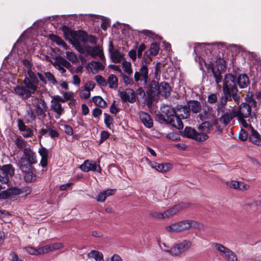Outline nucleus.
<instances>
[{
  "label": "nucleus",
  "mask_w": 261,
  "mask_h": 261,
  "mask_svg": "<svg viewBox=\"0 0 261 261\" xmlns=\"http://www.w3.org/2000/svg\"><path fill=\"white\" fill-rule=\"evenodd\" d=\"M161 111L162 114L159 116V120L178 129L184 127L181 119H187L190 116V110L187 106L178 105L175 107L164 106Z\"/></svg>",
  "instance_id": "f257e3e1"
},
{
  "label": "nucleus",
  "mask_w": 261,
  "mask_h": 261,
  "mask_svg": "<svg viewBox=\"0 0 261 261\" xmlns=\"http://www.w3.org/2000/svg\"><path fill=\"white\" fill-rule=\"evenodd\" d=\"M236 76L231 74H226L222 87L223 95L219 98V105L217 106V110L224 112L227 103L234 100L238 101L240 95L236 85Z\"/></svg>",
  "instance_id": "f03ea898"
},
{
  "label": "nucleus",
  "mask_w": 261,
  "mask_h": 261,
  "mask_svg": "<svg viewBox=\"0 0 261 261\" xmlns=\"http://www.w3.org/2000/svg\"><path fill=\"white\" fill-rule=\"evenodd\" d=\"M37 86L34 85L26 76L23 80L22 86H16L14 88L15 94L23 99H28L37 90Z\"/></svg>",
  "instance_id": "7ed1b4c3"
},
{
  "label": "nucleus",
  "mask_w": 261,
  "mask_h": 261,
  "mask_svg": "<svg viewBox=\"0 0 261 261\" xmlns=\"http://www.w3.org/2000/svg\"><path fill=\"white\" fill-rule=\"evenodd\" d=\"M196 222L190 220H183L166 226L165 230L170 233L182 232L188 230L191 227L195 226Z\"/></svg>",
  "instance_id": "20e7f679"
},
{
  "label": "nucleus",
  "mask_w": 261,
  "mask_h": 261,
  "mask_svg": "<svg viewBox=\"0 0 261 261\" xmlns=\"http://www.w3.org/2000/svg\"><path fill=\"white\" fill-rule=\"evenodd\" d=\"M23 153V156L18 160L17 166H33L37 163L36 153L30 147L24 148Z\"/></svg>",
  "instance_id": "39448f33"
},
{
  "label": "nucleus",
  "mask_w": 261,
  "mask_h": 261,
  "mask_svg": "<svg viewBox=\"0 0 261 261\" xmlns=\"http://www.w3.org/2000/svg\"><path fill=\"white\" fill-rule=\"evenodd\" d=\"M192 243L189 240H185L181 242L174 245L171 249L163 250L172 256H179L181 253L187 251L192 246Z\"/></svg>",
  "instance_id": "423d86ee"
},
{
  "label": "nucleus",
  "mask_w": 261,
  "mask_h": 261,
  "mask_svg": "<svg viewBox=\"0 0 261 261\" xmlns=\"http://www.w3.org/2000/svg\"><path fill=\"white\" fill-rule=\"evenodd\" d=\"M15 169L12 164L4 165L0 167V182L7 184L14 176Z\"/></svg>",
  "instance_id": "0eeeda50"
},
{
  "label": "nucleus",
  "mask_w": 261,
  "mask_h": 261,
  "mask_svg": "<svg viewBox=\"0 0 261 261\" xmlns=\"http://www.w3.org/2000/svg\"><path fill=\"white\" fill-rule=\"evenodd\" d=\"M23 174V179L27 183H33L36 181L37 176L36 169L33 166H18Z\"/></svg>",
  "instance_id": "6e6552de"
},
{
  "label": "nucleus",
  "mask_w": 261,
  "mask_h": 261,
  "mask_svg": "<svg viewBox=\"0 0 261 261\" xmlns=\"http://www.w3.org/2000/svg\"><path fill=\"white\" fill-rule=\"evenodd\" d=\"M238 111L240 118L241 119V124L245 127H249V124L247 121H249V118L251 117V108L245 103H242L239 107Z\"/></svg>",
  "instance_id": "1a4fd4ad"
},
{
  "label": "nucleus",
  "mask_w": 261,
  "mask_h": 261,
  "mask_svg": "<svg viewBox=\"0 0 261 261\" xmlns=\"http://www.w3.org/2000/svg\"><path fill=\"white\" fill-rule=\"evenodd\" d=\"M212 247L217 250L220 255L225 257L227 261L238 260V257L236 253L223 245L219 243H214L212 244Z\"/></svg>",
  "instance_id": "9d476101"
},
{
  "label": "nucleus",
  "mask_w": 261,
  "mask_h": 261,
  "mask_svg": "<svg viewBox=\"0 0 261 261\" xmlns=\"http://www.w3.org/2000/svg\"><path fill=\"white\" fill-rule=\"evenodd\" d=\"M134 79L136 82L143 86L147 85L149 81L148 68L146 65H142L135 72Z\"/></svg>",
  "instance_id": "9b49d317"
},
{
  "label": "nucleus",
  "mask_w": 261,
  "mask_h": 261,
  "mask_svg": "<svg viewBox=\"0 0 261 261\" xmlns=\"http://www.w3.org/2000/svg\"><path fill=\"white\" fill-rule=\"evenodd\" d=\"M183 135L187 138L198 142H203L208 138V136L205 133H198L194 128L189 126L185 127L183 132Z\"/></svg>",
  "instance_id": "f8f14e48"
},
{
  "label": "nucleus",
  "mask_w": 261,
  "mask_h": 261,
  "mask_svg": "<svg viewBox=\"0 0 261 261\" xmlns=\"http://www.w3.org/2000/svg\"><path fill=\"white\" fill-rule=\"evenodd\" d=\"M158 83L152 80L148 85L146 94L148 95V106L151 105L154 98L159 95Z\"/></svg>",
  "instance_id": "ddd939ff"
},
{
  "label": "nucleus",
  "mask_w": 261,
  "mask_h": 261,
  "mask_svg": "<svg viewBox=\"0 0 261 261\" xmlns=\"http://www.w3.org/2000/svg\"><path fill=\"white\" fill-rule=\"evenodd\" d=\"M46 102L43 99H37V102L35 106V112L36 115L38 117L44 118L46 116V112L47 110Z\"/></svg>",
  "instance_id": "4468645a"
},
{
  "label": "nucleus",
  "mask_w": 261,
  "mask_h": 261,
  "mask_svg": "<svg viewBox=\"0 0 261 261\" xmlns=\"http://www.w3.org/2000/svg\"><path fill=\"white\" fill-rule=\"evenodd\" d=\"M109 53L112 61L114 63H120L124 59V55L118 49H114L112 41H110L109 45Z\"/></svg>",
  "instance_id": "2eb2a0df"
},
{
  "label": "nucleus",
  "mask_w": 261,
  "mask_h": 261,
  "mask_svg": "<svg viewBox=\"0 0 261 261\" xmlns=\"http://www.w3.org/2000/svg\"><path fill=\"white\" fill-rule=\"evenodd\" d=\"M80 168L84 172H87L89 171H96L100 173L101 167L99 164H97L95 161L86 160L83 164L80 166Z\"/></svg>",
  "instance_id": "dca6fc26"
},
{
  "label": "nucleus",
  "mask_w": 261,
  "mask_h": 261,
  "mask_svg": "<svg viewBox=\"0 0 261 261\" xmlns=\"http://www.w3.org/2000/svg\"><path fill=\"white\" fill-rule=\"evenodd\" d=\"M73 37L81 36V41L84 43L89 42L92 44H96L97 42V38L92 35H88L86 32L83 31H79L78 32H74L72 34Z\"/></svg>",
  "instance_id": "f3484780"
},
{
  "label": "nucleus",
  "mask_w": 261,
  "mask_h": 261,
  "mask_svg": "<svg viewBox=\"0 0 261 261\" xmlns=\"http://www.w3.org/2000/svg\"><path fill=\"white\" fill-rule=\"evenodd\" d=\"M120 96L124 102L133 103L136 101V93L132 89H128L125 92H120Z\"/></svg>",
  "instance_id": "a211bd4d"
},
{
  "label": "nucleus",
  "mask_w": 261,
  "mask_h": 261,
  "mask_svg": "<svg viewBox=\"0 0 261 261\" xmlns=\"http://www.w3.org/2000/svg\"><path fill=\"white\" fill-rule=\"evenodd\" d=\"M139 116L141 121L145 126L149 128L153 126V120L148 113L141 111L139 113Z\"/></svg>",
  "instance_id": "6ab92c4d"
},
{
  "label": "nucleus",
  "mask_w": 261,
  "mask_h": 261,
  "mask_svg": "<svg viewBox=\"0 0 261 261\" xmlns=\"http://www.w3.org/2000/svg\"><path fill=\"white\" fill-rule=\"evenodd\" d=\"M184 204L175 205L172 207L167 210L163 213V219H167L172 217L177 214L180 210L184 207Z\"/></svg>",
  "instance_id": "aec40b11"
},
{
  "label": "nucleus",
  "mask_w": 261,
  "mask_h": 261,
  "mask_svg": "<svg viewBox=\"0 0 261 261\" xmlns=\"http://www.w3.org/2000/svg\"><path fill=\"white\" fill-rule=\"evenodd\" d=\"M171 88L169 85L166 82H162L158 84L159 95L163 97H167L170 95Z\"/></svg>",
  "instance_id": "412c9836"
},
{
  "label": "nucleus",
  "mask_w": 261,
  "mask_h": 261,
  "mask_svg": "<svg viewBox=\"0 0 261 261\" xmlns=\"http://www.w3.org/2000/svg\"><path fill=\"white\" fill-rule=\"evenodd\" d=\"M187 107L188 109L193 113L197 114L201 110V105L199 101L197 100H190L187 102Z\"/></svg>",
  "instance_id": "4be33fe9"
},
{
  "label": "nucleus",
  "mask_w": 261,
  "mask_h": 261,
  "mask_svg": "<svg viewBox=\"0 0 261 261\" xmlns=\"http://www.w3.org/2000/svg\"><path fill=\"white\" fill-rule=\"evenodd\" d=\"M50 108L56 113L55 118L56 119L60 118L64 112V109L62 107L61 104L54 101H51Z\"/></svg>",
  "instance_id": "5701e85b"
},
{
  "label": "nucleus",
  "mask_w": 261,
  "mask_h": 261,
  "mask_svg": "<svg viewBox=\"0 0 261 261\" xmlns=\"http://www.w3.org/2000/svg\"><path fill=\"white\" fill-rule=\"evenodd\" d=\"M237 83L241 89L246 88L249 84V80L246 74H240L237 79Z\"/></svg>",
  "instance_id": "b1692460"
},
{
  "label": "nucleus",
  "mask_w": 261,
  "mask_h": 261,
  "mask_svg": "<svg viewBox=\"0 0 261 261\" xmlns=\"http://www.w3.org/2000/svg\"><path fill=\"white\" fill-rule=\"evenodd\" d=\"M73 32L70 33V36L72 38V40H71V43L80 54H83L84 48L79 41V40H81V36H77L73 37V36L72 35Z\"/></svg>",
  "instance_id": "393cba45"
},
{
  "label": "nucleus",
  "mask_w": 261,
  "mask_h": 261,
  "mask_svg": "<svg viewBox=\"0 0 261 261\" xmlns=\"http://www.w3.org/2000/svg\"><path fill=\"white\" fill-rule=\"evenodd\" d=\"M87 52L92 57L99 56L100 58H101L103 56L102 50L98 45H96L94 47L88 46Z\"/></svg>",
  "instance_id": "a878e982"
},
{
  "label": "nucleus",
  "mask_w": 261,
  "mask_h": 261,
  "mask_svg": "<svg viewBox=\"0 0 261 261\" xmlns=\"http://www.w3.org/2000/svg\"><path fill=\"white\" fill-rule=\"evenodd\" d=\"M136 97L139 102H142L148 105V95L146 93L142 88H139L136 91Z\"/></svg>",
  "instance_id": "bb28decb"
},
{
  "label": "nucleus",
  "mask_w": 261,
  "mask_h": 261,
  "mask_svg": "<svg viewBox=\"0 0 261 261\" xmlns=\"http://www.w3.org/2000/svg\"><path fill=\"white\" fill-rule=\"evenodd\" d=\"M249 139L251 142L258 146L261 145L260 135L257 130L252 129L251 134L249 137Z\"/></svg>",
  "instance_id": "cd10ccee"
},
{
  "label": "nucleus",
  "mask_w": 261,
  "mask_h": 261,
  "mask_svg": "<svg viewBox=\"0 0 261 261\" xmlns=\"http://www.w3.org/2000/svg\"><path fill=\"white\" fill-rule=\"evenodd\" d=\"M153 167L159 172H167L172 168V166L169 163L157 164L155 163Z\"/></svg>",
  "instance_id": "c85d7f7f"
},
{
  "label": "nucleus",
  "mask_w": 261,
  "mask_h": 261,
  "mask_svg": "<svg viewBox=\"0 0 261 261\" xmlns=\"http://www.w3.org/2000/svg\"><path fill=\"white\" fill-rule=\"evenodd\" d=\"M63 247L62 243H54L45 245L42 247L43 253H47L53 250L59 249Z\"/></svg>",
  "instance_id": "c756f323"
},
{
  "label": "nucleus",
  "mask_w": 261,
  "mask_h": 261,
  "mask_svg": "<svg viewBox=\"0 0 261 261\" xmlns=\"http://www.w3.org/2000/svg\"><path fill=\"white\" fill-rule=\"evenodd\" d=\"M89 65L93 73H96L98 70H103L105 68L102 64L98 61H91L89 63Z\"/></svg>",
  "instance_id": "7c9ffc66"
},
{
  "label": "nucleus",
  "mask_w": 261,
  "mask_h": 261,
  "mask_svg": "<svg viewBox=\"0 0 261 261\" xmlns=\"http://www.w3.org/2000/svg\"><path fill=\"white\" fill-rule=\"evenodd\" d=\"M68 64V63L66 60L63 59L59 61L55 62L53 65L62 74H64L66 71L64 67L66 66Z\"/></svg>",
  "instance_id": "2f4dec72"
},
{
  "label": "nucleus",
  "mask_w": 261,
  "mask_h": 261,
  "mask_svg": "<svg viewBox=\"0 0 261 261\" xmlns=\"http://www.w3.org/2000/svg\"><path fill=\"white\" fill-rule=\"evenodd\" d=\"M14 144L16 145L19 150H24V148H27V141H25L21 136H18L14 140Z\"/></svg>",
  "instance_id": "473e14b6"
},
{
  "label": "nucleus",
  "mask_w": 261,
  "mask_h": 261,
  "mask_svg": "<svg viewBox=\"0 0 261 261\" xmlns=\"http://www.w3.org/2000/svg\"><path fill=\"white\" fill-rule=\"evenodd\" d=\"M23 249L29 254L31 255H39L43 254V250L42 247H39L38 249L31 246H27L23 248Z\"/></svg>",
  "instance_id": "72a5a7b5"
},
{
  "label": "nucleus",
  "mask_w": 261,
  "mask_h": 261,
  "mask_svg": "<svg viewBox=\"0 0 261 261\" xmlns=\"http://www.w3.org/2000/svg\"><path fill=\"white\" fill-rule=\"evenodd\" d=\"M88 256L94 258L96 261H105L102 253L97 250H91Z\"/></svg>",
  "instance_id": "f704fd0d"
},
{
  "label": "nucleus",
  "mask_w": 261,
  "mask_h": 261,
  "mask_svg": "<svg viewBox=\"0 0 261 261\" xmlns=\"http://www.w3.org/2000/svg\"><path fill=\"white\" fill-rule=\"evenodd\" d=\"M109 87L116 89L118 87V79L114 74H110L108 79V82Z\"/></svg>",
  "instance_id": "c9c22d12"
},
{
  "label": "nucleus",
  "mask_w": 261,
  "mask_h": 261,
  "mask_svg": "<svg viewBox=\"0 0 261 261\" xmlns=\"http://www.w3.org/2000/svg\"><path fill=\"white\" fill-rule=\"evenodd\" d=\"M92 100L97 106L101 108H105L107 106V102L100 96H94L92 97Z\"/></svg>",
  "instance_id": "e433bc0d"
},
{
  "label": "nucleus",
  "mask_w": 261,
  "mask_h": 261,
  "mask_svg": "<svg viewBox=\"0 0 261 261\" xmlns=\"http://www.w3.org/2000/svg\"><path fill=\"white\" fill-rule=\"evenodd\" d=\"M212 107L204 108L203 112L199 114V117L201 121L207 119L211 115V111H212Z\"/></svg>",
  "instance_id": "4c0bfd02"
},
{
  "label": "nucleus",
  "mask_w": 261,
  "mask_h": 261,
  "mask_svg": "<svg viewBox=\"0 0 261 261\" xmlns=\"http://www.w3.org/2000/svg\"><path fill=\"white\" fill-rule=\"evenodd\" d=\"M51 40L55 41L57 44L62 46L64 49H67L68 46L67 44L64 41V40L56 35H53L51 37Z\"/></svg>",
  "instance_id": "58836bf2"
},
{
  "label": "nucleus",
  "mask_w": 261,
  "mask_h": 261,
  "mask_svg": "<svg viewBox=\"0 0 261 261\" xmlns=\"http://www.w3.org/2000/svg\"><path fill=\"white\" fill-rule=\"evenodd\" d=\"M245 100L246 102L245 103L249 106L250 108H256L257 102L253 98L252 95L249 96V94H247L245 98Z\"/></svg>",
  "instance_id": "ea45409f"
},
{
  "label": "nucleus",
  "mask_w": 261,
  "mask_h": 261,
  "mask_svg": "<svg viewBox=\"0 0 261 261\" xmlns=\"http://www.w3.org/2000/svg\"><path fill=\"white\" fill-rule=\"evenodd\" d=\"M28 74L29 79V81L34 85L37 86L39 83V80L36 76V74L32 71V70H28Z\"/></svg>",
  "instance_id": "a19ab883"
},
{
  "label": "nucleus",
  "mask_w": 261,
  "mask_h": 261,
  "mask_svg": "<svg viewBox=\"0 0 261 261\" xmlns=\"http://www.w3.org/2000/svg\"><path fill=\"white\" fill-rule=\"evenodd\" d=\"M36 115L35 112L31 108L28 109L26 111L25 117L28 121L32 122L36 119Z\"/></svg>",
  "instance_id": "79ce46f5"
},
{
  "label": "nucleus",
  "mask_w": 261,
  "mask_h": 261,
  "mask_svg": "<svg viewBox=\"0 0 261 261\" xmlns=\"http://www.w3.org/2000/svg\"><path fill=\"white\" fill-rule=\"evenodd\" d=\"M210 123L208 121H205L202 122L199 126L198 129L201 130V133H205L206 135L210 132Z\"/></svg>",
  "instance_id": "37998d69"
},
{
  "label": "nucleus",
  "mask_w": 261,
  "mask_h": 261,
  "mask_svg": "<svg viewBox=\"0 0 261 261\" xmlns=\"http://www.w3.org/2000/svg\"><path fill=\"white\" fill-rule=\"evenodd\" d=\"M122 67L125 72L129 75L132 74L133 70L132 68V64L130 62L123 61L122 63Z\"/></svg>",
  "instance_id": "c03bdc74"
},
{
  "label": "nucleus",
  "mask_w": 261,
  "mask_h": 261,
  "mask_svg": "<svg viewBox=\"0 0 261 261\" xmlns=\"http://www.w3.org/2000/svg\"><path fill=\"white\" fill-rule=\"evenodd\" d=\"M160 50V45L157 43H152L150 47V54L153 56L158 55Z\"/></svg>",
  "instance_id": "a18cd8bd"
},
{
  "label": "nucleus",
  "mask_w": 261,
  "mask_h": 261,
  "mask_svg": "<svg viewBox=\"0 0 261 261\" xmlns=\"http://www.w3.org/2000/svg\"><path fill=\"white\" fill-rule=\"evenodd\" d=\"M212 72L213 76L215 77L216 83L217 84L220 83L222 80L221 70L218 68L216 70L212 69Z\"/></svg>",
  "instance_id": "49530a36"
},
{
  "label": "nucleus",
  "mask_w": 261,
  "mask_h": 261,
  "mask_svg": "<svg viewBox=\"0 0 261 261\" xmlns=\"http://www.w3.org/2000/svg\"><path fill=\"white\" fill-rule=\"evenodd\" d=\"M207 101L208 103L214 105L217 103L218 101L219 102V99H218V96L217 93H210L207 96ZM219 103H218V105Z\"/></svg>",
  "instance_id": "de8ad7c7"
},
{
  "label": "nucleus",
  "mask_w": 261,
  "mask_h": 261,
  "mask_svg": "<svg viewBox=\"0 0 261 261\" xmlns=\"http://www.w3.org/2000/svg\"><path fill=\"white\" fill-rule=\"evenodd\" d=\"M105 119L104 122L107 127L110 129L111 128V125L113 124V119L112 117L107 113H104Z\"/></svg>",
  "instance_id": "09e8293b"
},
{
  "label": "nucleus",
  "mask_w": 261,
  "mask_h": 261,
  "mask_svg": "<svg viewBox=\"0 0 261 261\" xmlns=\"http://www.w3.org/2000/svg\"><path fill=\"white\" fill-rule=\"evenodd\" d=\"M219 119L224 124V126L228 124L231 120L228 112L225 113Z\"/></svg>",
  "instance_id": "8fccbe9b"
},
{
  "label": "nucleus",
  "mask_w": 261,
  "mask_h": 261,
  "mask_svg": "<svg viewBox=\"0 0 261 261\" xmlns=\"http://www.w3.org/2000/svg\"><path fill=\"white\" fill-rule=\"evenodd\" d=\"M8 189L10 192V196L18 195L24 192L23 189H19L16 187H13Z\"/></svg>",
  "instance_id": "3c124183"
},
{
  "label": "nucleus",
  "mask_w": 261,
  "mask_h": 261,
  "mask_svg": "<svg viewBox=\"0 0 261 261\" xmlns=\"http://www.w3.org/2000/svg\"><path fill=\"white\" fill-rule=\"evenodd\" d=\"M44 75L47 80L53 85H56L57 81L55 76L50 72H45Z\"/></svg>",
  "instance_id": "603ef678"
},
{
  "label": "nucleus",
  "mask_w": 261,
  "mask_h": 261,
  "mask_svg": "<svg viewBox=\"0 0 261 261\" xmlns=\"http://www.w3.org/2000/svg\"><path fill=\"white\" fill-rule=\"evenodd\" d=\"M64 32V37L66 40L69 41L71 42V40H72V38L70 36V33L72 32H75V31L70 30L68 28L65 27L63 30Z\"/></svg>",
  "instance_id": "864d4df0"
},
{
  "label": "nucleus",
  "mask_w": 261,
  "mask_h": 261,
  "mask_svg": "<svg viewBox=\"0 0 261 261\" xmlns=\"http://www.w3.org/2000/svg\"><path fill=\"white\" fill-rule=\"evenodd\" d=\"M220 122L221 121L218 119H214L212 121L213 125L216 127V130L219 133H221L223 129V126L220 125Z\"/></svg>",
  "instance_id": "5fc2aeb1"
},
{
  "label": "nucleus",
  "mask_w": 261,
  "mask_h": 261,
  "mask_svg": "<svg viewBox=\"0 0 261 261\" xmlns=\"http://www.w3.org/2000/svg\"><path fill=\"white\" fill-rule=\"evenodd\" d=\"M95 80L100 86H106L107 85V83L106 82L104 77L100 75H97L95 76Z\"/></svg>",
  "instance_id": "6e6d98bb"
},
{
  "label": "nucleus",
  "mask_w": 261,
  "mask_h": 261,
  "mask_svg": "<svg viewBox=\"0 0 261 261\" xmlns=\"http://www.w3.org/2000/svg\"><path fill=\"white\" fill-rule=\"evenodd\" d=\"M38 152L41 158H48V150L45 147H42L39 148Z\"/></svg>",
  "instance_id": "4d7b16f0"
},
{
  "label": "nucleus",
  "mask_w": 261,
  "mask_h": 261,
  "mask_svg": "<svg viewBox=\"0 0 261 261\" xmlns=\"http://www.w3.org/2000/svg\"><path fill=\"white\" fill-rule=\"evenodd\" d=\"M66 58L72 63L75 62L76 61L77 57L72 52L67 51L66 53Z\"/></svg>",
  "instance_id": "13d9d810"
},
{
  "label": "nucleus",
  "mask_w": 261,
  "mask_h": 261,
  "mask_svg": "<svg viewBox=\"0 0 261 261\" xmlns=\"http://www.w3.org/2000/svg\"><path fill=\"white\" fill-rule=\"evenodd\" d=\"M229 115L231 118V120L233 119L234 118H237L239 122L241 124V119L240 118L238 110L236 111L232 110L230 113H229Z\"/></svg>",
  "instance_id": "bf43d9fd"
},
{
  "label": "nucleus",
  "mask_w": 261,
  "mask_h": 261,
  "mask_svg": "<svg viewBox=\"0 0 261 261\" xmlns=\"http://www.w3.org/2000/svg\"><path fill=\"white\" fill-rule=\"evenodd\" d=\"M17 122L19 130L20 132H24L28 127L25 125L23 120L20 119H18Z\"/></svg>",
  "instance_id": "052dcab7"
},
{
  "label": "nucleus",
  "mask_w": 261,
  "mask_h": 261,
  "mask_svg": "<svg viewBox=\"0 0 261 261\" xmlns=\"http://www.w3.org/2000/svg\"><path fill=\"white\" fill-rule=\"evenodd\" d=\"M48 132V136L52 138H57L59 136V133L55 129H53L52 128L49 127L47 128Z\"/></svg>",
  "instance_id": "680f3d73"
},
{
  "label": "nucleus",
  "mask_w": 261,
  "mask_h": 261,
  "mask_svg": "<svg viewBox=\"0 0 261 261\" xmlns=\"http://www.w3.org/2000/svg\"><path fill=\"white\" fill-rule=\"evenodd\" d=\"M146 49V45L144 43L140 45L137 50L138 58L141 59L142 57V52Z\"/></svg>",
  "instance_id": "e2e57ef3"
},
{
  "label": "nucleus",
  "mask_w": 261,
  "mask_h": 261,
  "mask_svg": "<svg viewBox=\"0 0 261 261\" xmlns=\"http://www.w3.org/2000/svg\"><path fill=\"white\" fill-rule=\"evenodd\" d=\"M22 135L24 138H29L31 137L33 135V130L27 127L26 128V130H24V132H22Z\"/></svg>",
  "instance_id": "0e129e2a"
},
{
  "label": "nucleus",
  "mask_w": 261,
  "mask_h": 261,
  "mask_svg": "<svg viewBox=\"0 0 261 261\" xmlns=\"http://www.w3.org/2000/svg\"><path fill=\"white\" fill-rule=\"evenodd\" d=\"M239 181L232 180L227 182V185L230 188L234 189L239 190Z\"/></svg>",
  "instance_id": "69168bd1"
},
{
  "label": "nucleus",
  "mask_w": 261,
  "mask_h": 261,
  "mask_svg": "<svg viewBox=\"0 0 261 261\" xmlns=\"http://www.w3.org/2000/svg\"><path fill=\"white\" fill-rule=\"evenodd\" d=\"M9 189L3 191L0 193V199H6L10 197Z\"/></svg>",
  "instance_id": "338daca9"
},
{
  "label": "nucleus",
  "mask_w": 261,
  "mask_h": 261,
  "mask_svg": "<svg viewBox=\"0 0 261 261\" xmlns=\"http://www.w3.org/2000/svg\"><path fill=\"white\" fill-rule=\"evenodd\" d=\"M64 132L68 135L72 136L73 134V130L72 127L69 125H64Z\"/></svg>",
  "instance_id": "774afa93"
}]
</instances>
